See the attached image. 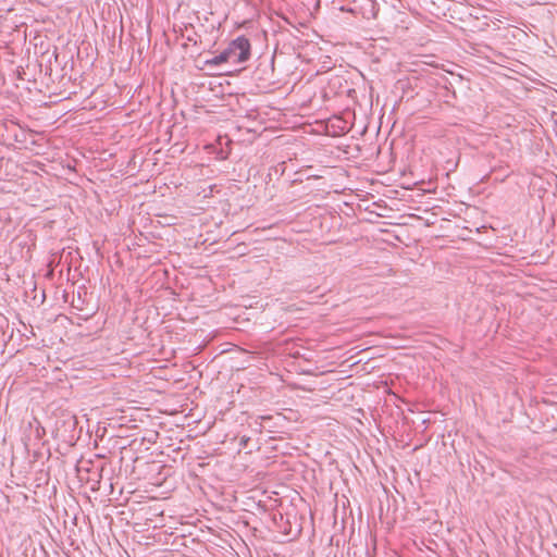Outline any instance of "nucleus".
Segmentation results:
<instances>
[{"label":"nucleus","instance_id":"obj_15","mask_svg":"<svg viewBox=\"0 0 557 557\" xmlns=\"http://www.w3.org/2000/svg\"><path fill=\"white\" fill-rule=\"evenodd\" d=\"M280 18L287 21L282 14L280 15Z\"/></svg>","mask_w":557,"mask_h":557},{"label":"nucleus","instance_id":"obj_17","mask_svg":"<svg viewBox=\"0 0 557 557\" xmlns=\"http://www.w3.org/2000/svg\"><path fill=\"white\" fill-rule=\"evenodd\" d=\"M280 428H281V433H284V432L282 431V429H283V424H282V423L280 424Z\"/></svg>","mask_w":557,"mask_h":557},{"label":"nucleus","instance_id":"obj_11","mask_svg":"<svg viewBox=\"0 0 557 557\" xmlns=\"http://www.w3.org/2000/svg\"><path fill=\"white\" fill-rule=\"evenodd\" d=\"M282 521H283V515L281 513V522H282ZM283 530H289V525H288V527H286V528H285V527L283 528V524L281 523V532H282Z\"/></svg>","mask_w":557,"mask_h":557},{"label":"nucleus","instance_id":"obj_12","mask_svg":"<svg viewBox=\"0 0 557 557\" xmlns=\"http://www.w3.org/2000/svg\"><path fill=\"white\" fill-rule=\"evenodd\" d=\"M277 49H278V45H276L274 48V54L276 53Z\"/></svg>","mask_w":557,"mask_h":557},{"label":"nucleus","instance_id":"obj_7","mask_svg":"<svg viewBox=\"0 0 557 557\" xmlns=\"http://www.w3.org/2000/svg\"><path fill=\"white\" fill-rule=\"evenodd\" d=\"M280 125H281V131L282 129H289V128L295 129L298 125H300V123L295 122L293 125H287V122H283L281 120Z\"/></svg>","mask_w":557,"mask_h":557},{"label":"nucleus","instance_id":"obj_14","mask_svg":"<svg viewBox=\"0 0 557 557\" xmlns=\"http://www.w3.org/2000/svg\"><path fill=\"white\" fill-rule=\"evenodd\" d=\"M280 506H281V508L283 507V498L282 497H281Z\"/></svg>","mask_w":557,"mask_h":557},{"label":"nucleus","instance_id":"obj_16","mask_svg":"<svg viewBox=\"0 0 557 557\" xmlns=\"http://www.w3.org/2000/svg\"><path fill=\"white\" fill-rule=\"evenodd\" d=\"M281 454L286 455V454H290V453L289 451H281Z\"/></svg>","mask_w":557,"mask_h":557},{"label":"nucleus","instance_id":"obj_3","mask_svg":"<svg viewBox=\"0 0 557 557\" xmlns=\"http://www.w3.org/2000/svg\"><path fill=\"white\" fill-rule=\"evenodd\" d=\"M292 515L286 512L285 524L289 525V530H283V534L286 536V542H290L296 539L301 532V524L298 522L296 516H293L294 521L290 520Z\"/></svg>","mask_w":557,"mask_h":557},{"label":"nucleus","instance_id":"obj_5","mask_svg":"<svg viewBox=\"0 0 557 557\" xmlns=\"http://www.w3.org/2000/svg\"><path fill=\"white\" fill-rule=\"evenodd\" d=\"M289 345H290V341L289 339H284V342L281 341V350H280V354H281V358L283 356H288V357H297L299 356V351L296 350V351H293L292 348H289ZM283 360L281 359V362Z\"/></svg>","mask_w":557,"mask_h":557},{"label":"nucleus","instance_id":"obj_13","mask_svg":"<svg viewBox=\"0 0 557 557\" xmlns=\"http://www.w3.org/2000/svg\"><path fill=\"white\" fill-rule=\"evenodd\" d=\"M285 137H286V135H284V134H281V135H280L281 140H282L283 138H285Z\"/></svg>","mask_w":557,"mask_h":557},{"label":"nucleus","instance_id":"obj_10","mask_svg":"<svg viewBox=\"0 0 557 557\" xmlns=\"http://www.w3.org/2000/svg\"><path fill=\"white\" fill-rule=\"evenodd\" d=\"M280 380H281L282 383H286L288 385L290 384L289 381L287 379H284V376L282 374L280 376Z\"/></svg>","mask_w":557,"mask_h":557},{"label":"nucleus","instance_id":"obj_9","mask_svg":"<svg viewBox=\"0 0 557 557\" xmlns=\"http://www.w3.org/2000/svg\"><path fill=\"white\" fill-rule=\"evenodd\" d=\"M289 492V494H294L299 502H302V498L300 497V495L298 494V492L294 491V490H287Z\"/></svg>","mask_w":557,"mask_h":557},{"label":"nucleus","instance_id":"obj_4","mask_svg":"<svg viewBox=\"0 0 557 557\" xmlns=\"http://www.w3.org/2000/svg\"><path fill=\"white\" fill-rule=\"evenodd\" d=\"M223 63H230V52H227L226 49L207 61V64L209 65H221Z\"/></svg>","mask_w":557,"mask_h":557},{"label":"nucleus","instance_id":"obj_6","mask_svg":"<svg viewBox=\"0 0 557 557\" xmlns=\"http://www.w3.org/2000/svg\"><path fill=\"white\" fill-rule=\"evenodd\" d=\"M285 412H281V417L284 420L288 421H297L299 419V414L297 411H294L292 409H284Z\"/></svg>","mask_w":557,"mask_h":557},{"label":"nucleus","instance_id":"obj_8","mask_svg":"<svg viewBox=\"0 0 557 557\" xmlns=\"http://www.w3.org/2000/svg\"><path fill=\"white\" fill-rule=\"evenodd\" d=\"M280 35H281V39H282V38H285L286 36H289L290 34H289L288 29H284L283 26L281 25Z\"/></svg>","mask_w":557,"mask_h":557},{"label":"nucleus","instance_id":"obj_1","mask_svg":"<svg viewBox=\"0 0 557 557\" xmlns=\"http://www.w3.org/2000/svg\"><path fill=\"white\" fill-rule=\"evenodd\" d=\"M288 82L281 86V92L286 91L284 102L281 103V112L290 111L293 115H300V110L307 108L314 96L313 87L309 83L294 82L288 87Z\"/></svg>","mask_w":557,"mask_h":557},{"label":"nucleus","instance_id":"obj_2","mask_svg":"<svg viewBox=\"0 0 557 557\" xmlns=\"http://www.w3.org/2000/svg\"><path fill=\"white\" fill-rule=\"evenodd\" d=\"M230 52V63L238 64L247 61L250 57V44L245 37H238L226 48Z\"/></svg>","mask_w":557,"mask_h":557}]
</instances>
